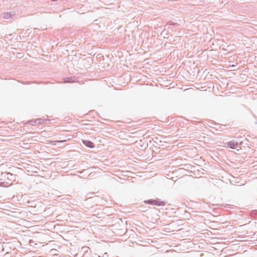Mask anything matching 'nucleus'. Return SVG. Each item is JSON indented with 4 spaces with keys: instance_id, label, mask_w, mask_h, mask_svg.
Wrapping results in <instances>:
<instances>
[{
    "instance_id": "f257e3e1",
    "label": "nucleus",
    "mask_w": 257,
    "mask_h": 257,
    "mask_svg": "<svg viewBox=\"0 0 257 257\" xmlns=\"http://www.w3.org/2000/svg\"><path fill=\"white\" fill-rule=\"evenodd\" d=\"M145 202H147L148 203L158 206H163L165 205V202L161 201L158 200H149L147 201H146Z\"/></svg>"
},
{
    "instance_id": "f03ea898",
    "label": "nucleus",
    "mask_w": 257,
    "mask_h": 257,
    "mask_svg": "<svg viewBox=\"0 0 257 257\" xmlns=\"http://www.w3.org/2000/svg\"><path fill=\"white\" fill-rule=\"evenodd\" d=\"M82 142L88 148H93L95 147L94 143L90 141L83 140Z\"/></svg>"
},
{
    "instance_id": "7ed1b4c3",
    "label": "nucleus",
    "mask_w": 257,
    "mask_h": 257,
    "mask_svg": "<svg viewBox=\"0 0 257 257\" xmlns=\"http://www.w3.org/2000/svg\"><path fill=\"white\" fill-rule=\"evenodd\" d=\"M237 145H238L237 143L233 141H230L227 143V146L231 149L235 148L237 147Z\"/></svg>"
},
{
    "instance_id": "20e7f679",
    "label": "nucleus",
    "mask_w": 257,
    "mask_h": 257,
    "mask_svg": "<svg viewBox=\"0 0 257 257\" xmlns=\"http://www.w3.org/2000/svg\"><path fill=\"white\" fill-rule=\"evenodd\" d=\"M66 140H63V141H55L54 142H57V143H61V142H65Z\"/></svg>"
},
{
    "instance_id": "39448f33",
    "label": "nucleus",
    "mask_w": 257,
    "mask_h": 257,
    "mask_svg": "<svg viewBox=\"0 0 257 257\" xmlns=\"http://www.w3.org/2000/svg\"><path fill=\"white\" fill-rule=\"evenodd\" d=\"M53 143L52 141H50V143L52 144Z\"/></svg>"
}]
</instances>
